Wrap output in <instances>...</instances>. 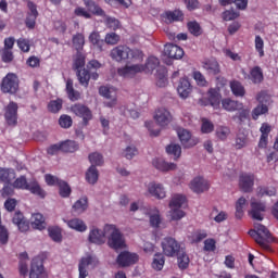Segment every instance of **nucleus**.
<instances>
[{"instance_id": "nucleus-6", "label": "nucleus", "mask_w": 278, "mask_h": 278, "mask_svg": "<svg viewBox=\"0 0 278 278\" xmlns=\"http://www.w3.org/2000/svg\"><path fill=\"white\" fill-rule=\"evenodd\" d=\"M161 247L166 257H175L184 249L181 243L173 237H165L161 242Z\"/></svg>"}, {"instance_id": "nucleus-23", "label": "nucleus", "mask_w": 278, "mask_h": 278, "mask_svg": "<svg viewBox=\"0 0 278 278\" xmlns=\"http://www.w3.org/2000/svg\"><path fill=\"white\" fill-rule=\"evenodd\" d=\"M43 277H46V274H45V266L42 265V261L33 260L29 278H43Z\"/></svg>"}, {"instance_id": "nucleus-17", "label": "nucleus", "mask_w": 278, "mask_h": 278, "mask_svg": "<svg viewBox=\"0 0 278 278\" xmlns=\"http://www.w3.org/2000/svg\"><path fill=\"white\" fill-rule=\"evenodd\" d=\"M13 225H16L18 231L25 233V231H29V220L25 218V215L21 211L14 213L12 217Z\"/></svg>"}, {"instance_id": "nucleus-27", "label": "nucleus", "mask_w": 278, "mask_h": 278, "mask_svg": "<svg viewBox=\"0 0 278 278\" xmlns=\"http://www.w3.org/2000/svg\"><path fill=\"white\" fill-rule=\"evenodd\" d=\"M222 108L226 112H238V110H242L243 104L230 98H225L222 100Z\"/></svg>"}, {"instance_id": "nucleus-59", "label": "nucleus", "mask_w": 278, "mask_h": 278, "mask_svg": "<svg viewBox=\"0 0 278 278\" xmlns=\"http://www.w3.org/2000/svg\"><path fill=\"white\" fill-rule=\"evenodd\" d=\"M258 197H275L277 194V189L275 187H260Z\"/></svg>"}, {"instance_id": "nucleus-13", "label": "nucleus", "mask_w": 278, "mask_h": 278, "mask_svg": "<svg viewBox=\"0 0 278 278\" xmlns=\"http://www.w3.org/2000/svg\"><path fill=\"white\" fill-rule=\"evenodd\" d=\"M154 119L160 127H166L173 123V115L170 114V111L161 108L155 112Z\"/></svg>"}, {"instance_id": "nucleus-49", "label": "nucleus", "mask_w": 278, "mask_h": 278, "mask_svg": "<svg viewBox=\"0 0 278 278\" xmlns=\"http://www.w3.org/2000/svg\"><path fill=\"white\" fill-rule=\"evenodd\" d=\"M231 134V129L227 126H219L216 128L215 136L218 138V140H227L229 138V135Z\"/></svg>"}, {"instance_id": "nucleus-61", "label": "nucleus", "mask_w": 278, "mask_h": 278, "mask_svg": "<svg viewBox=\"0 0 278 278\" xmlns=\"http://www.w3.org/2000/svg\"><path fill=\"white\" fill-rule=\"evenodd\" d=\"M256 101L261 105H269L270 104V94L267 91H261L256 94Z\"/></svg>"}, {"instance_id": "nucleus-57", "label": "nucleus", "mask_w": 278, "mask_h": 278, "mask_svg": "<svg viewBox=\"0 0 278 278\" xmlns=\"http://www.w3.org/2000/svg\"><path fill=\"white\" fill-rule=\"evenodd\" d=\"M187 27L190 34H192V36L199 37L201 36V34H203L201 25L197 21L188 22Z\"/></svg>"}, {"instance_id": "nucleus-54", "label": "nucleus", "mask_w": 278, "mask_h": 278, "mask_svg": "<svg viewBox=\"0 0 278 278\" xmlns=\"http://www.w3.org/2000/svg\"><path fill=\"white\" fill-rule=\"evenodd\" d=\"M156 86L159 88H166L168 86V78L166 77V71L162 70V72L157 71L156 73Z\"/></svg>"}, {"instance_id": "nucleus-33", "label": "nucleus", "mask_w": 278, "mask_h": 278, "mask_svg": "<svg viewBox=\"0 0 278 278\" xmlns=\"http://www.w3.org/2000/svg\"><path fill=\"white\" fill-rule=\"evenodd\" d=\"M62 153H75L79 151V143L73 140H65L60 142Z\"/></svg>"}, {"instance_id": "nucleus-50", "label": "nucleus", "mask_w": 278, "mask_h": 278, "mask_svg": "<svg viewBox=\"0 0 278 278\" xmlns=\"http://www.w3.org/2000/svg\"><path fill=\"white\" fill-rule=\"evenodd\" d=\"M268 114V105L266 104H258L256 108L252 110V118L253 121H257L260 116Z\"/></svg>"}, {"instance_id": "nucleus-63", "label": "nucleus", "mask_w": 278, "mask_h": 278, "mask_svg": "<svg viewBox=\"0 0 278 278\" xmlns=\"http://www.w3.org/2000/svg\"><path fill=\"white\" fill-rule=\"evenodd\" d=\"M193 79L195 80L197 85L201 86L202 88L207 86V80L205 79V76H203L199 71L193 72Z\"/></svg>"}, {"instance_id": "nucleus-22", "label": "nucleus", "mask_w": 278, "mask_h": 278, "mask_svg": "<svg viewBox=\"0 0 278 278\" xmlns=\"http://www.w3.org/2000/svg\"><path fill=\"white\" fill-rule=\"evenodd\" d=\"M106 236L108 233H105V228H103V230H100L99 228H93L89 232V242H91L92 244H104Z\"/></svg>"}, {"instance_id": "nucleus-7", "label": "nucleus", "mask_w": 278, "mask_h": 278, "mask_svg": "<svg viewBox=\"0 0 278 278\" xmlns=\"http://www.w3.org/2000/svg\"><path fill=\"white\" fill-rule=\"evenodd\" d=\"M72 114L78 116V118H83V127H88L90 125V121H92V111L90 108L86 106V104L76 103L71 106Z\"/></svg>"}, {"instance_id": "nucleus-31", "label": "nucleus", "mask_w": 278, "mask_h": 278, "mask_svg": "<svg viewBox=\"0 0 278 278\" xmlns=\"http://www.w3.org/2000/svg\"><path fill=\"white\" fill-rule=\"evenodd\" d=\"M67 227L70 229H74V231H79L83 233V231H86L88 229V226L86 223L80 218H73L66 222Z\"/></svg>"}, {"instance_id": "nucleus-18", "label": "nucleus", "mask_w": 278, "mask_h": 278, "mask_svg": "<svg viewBox=\"0 0 278 278\" xmlns=\"http://www.w3.org/2000/svg\"><path fill=\"white\" fill-rule=\"evenodd\" d=\"M164 53L172 60H181V58H184V49L173 43H167L164 46Z\"/></svg>"}, {"instance_id": "nucleus-30", "label": "nucleus", "mask_w": 278, "mask_h": 278, "mask_svg": "<svg viewBox=\"0 0 278 278\" xmlns=\"http://www.w3.org/2000/svg\"><path fill=\"white\" fill-rule=\"evenodd\" d=\"M248 77L251 79L252 84H262V81H264V72L262 67L256 65L251 68Z\"/></svg>"}, {"instance_id": "nucleus-42", "label": "nucleus", "mask_w": 278, "mask_h": 278, "mask_svg": "<svg viewBox=\"0 0 278 278\" xmlns=\"http://www.w3.org/2000/svg\"><path fill=\"white\" fill-rule=\"evenodd\" d=\"M186 205V195L176 194L172 198L169 202V207L172 210L177 208L181 210V206Z\"/></svg>"}, {"instance_id": "nucleus-60", "label": "nucleus", "mask_w": 278, "mask_h": 278, "mask_svg": "<svg viewBox=\"0 0 278 278\" xmlns=\"http://www.w3.org/2000/svg\"><path fill=\"white\" fill-rule=\"evenodd\" d=\"M59 125L63 129H70V127H73V118L71 115H61L59 118Z\"/></svg>"}, {"instance_id": "nucleus-12", "label": "nucleus", "mask_w": 278, "mask_h": 278, "mask_svg": "<svg viewBox=\"0 0 278 278\" xmlns=\"http://www.w3.org/2000/svg\"><path fill=\"white\" fill-rule=\"evenodd\" d=\"M139 260L138 254L131 253V252H121L117 256V264L118 266H122L123 268L127 266H134V264H137Z\"/></svg>"}, {"instance_id": "nucleus-26", "label": "nucleus", "mask_w": 278, "mask_h": 278, "mask_svg": "<svg viewBox=\"0 0 278 278\" xmlns=\"http://www.w3.org/2000/svg\"><path fill=\"white\" fill-rule=\"evenodd\" d=\"M202 67L207 75L216 76L220 73V64L216 60H206L202 63Z\"/></svg>"}, {"instance_id": "nucleus-46", "label": "nucleus", "mask_w": 278, "mask_h": 278, "mask_svg": "<svg viewBox=\"0 0 278 278\" xmlns=\"http://www.w3.org/2000/svg\"><path fill=\"white\" fill-rule=\"evenodd\" d=\"M58 187L60 197H62V199H68L71 197L72 189L68 182L61 180Z\"/></svg>"}, {"instance_id": "nucleus-39", "label": "nucleus", "mask_w": 278, "mask_h": 278, "mask_svg": "<svg viewBox=\"0 0 278 278\" xmlns=\"http://www.w3.org/2000/svg\"><path fill=\"white\" fill-rule=\"evenodd\" d=\"M230 90L235 97H244V94H247L244 86H242V83L238 80L230 81Z\"/></svg>"}, {"instance_id": "nucleus-11", "label": "nucleus", "mask_w": 278, "mask_h": 278, "mask_svg": "<svg viewBox=\"0 0 278 278\" xmlns=\"http://www.w3.org/2000/svg\"><path fill=\"white\" fill-rule=\"evenodd\" d=\"M251 211L249 212L253 220H264V212H266V203L252 200Z\"/></svg>"}, {"instance_id": "nucleus-36", "label": "nucleus", "mask_w": 278, "mask_h": 278, "mask_svg": "<svg viewBox=\"0 0 278 278\" xmlns=\"http://www.w3.org/2000/svg\"><path fill=\"white\" fill-rule=\"evenodd\" d=\"M89 42L98 48V51H103V46L105 45V41L101 39V35L99 34V31H92L89 35Z\"/></svg>"}, {"instance_id": "nucleus-64", "label": "nucleus", "mask_w": 278, "mask_h": 278, "mask_svg": "<svg viewBox=\"0 0 278 278\" xmlns=\"http://www.w3.org/2000/svg\"><path fill=\"white\" fill-rule=\"evenodd\" d=\"M169 215L173 220H181L186 216V212L181 211V208H172Z\"/></svg>"}, {"instance_id": "nucleus-16", "label": "nucleus", "mask_w": 278, "mask_h": 278, "mask_svg": "<svg viewBox=\"0 0 278 278\" xmlns=\"http://www.w3.org/2000/svg\"><path fill=\"white\" fill-rule=\"evenodd\" d=\"M162 18H164L167 25H170L173 23L184 22L185 15H184V11L179 9H175L174 11H165L162 14Z\"/></svg>"}, {"instance_id": "nucleus-1", "label": "nucleus", "mask_w": 278, "mask_h": 278, "mask_svg": "<svg viewBox=\"0 0 278 278\" xmlns=\"http://www.w3.org/2000/svg\"><path fill=\"white\" fill-rule=\"evenodd\" d=\"M160 66V59L155 56H150L146 63V65L142 64H135L130 66H125L123 68H119L117 71L118 75L121 77H134L135 75H138V73H144V71H155Z\"/></svg>"}, {"instance_id": "nucleus-44", "label": "nucleus", "mask_w": 278, "mask_h": 278, "mask_svg": "<svg viewBox=\"0 0 278 278\" xmlns=\"http://www.w3.org/2000/svg\"><path fill=\"white\" fill-rule=\"evenodd\" d=\"M247 207V199L244 197H241L236 202V218H242L244 216V208Z\"/></svg>"}, {"instance_id": "nucleus-53", "label": "nucleus", "mask_w": 278, "mask_h": 278, "mask_svg": "<svg viewBox=\"0 0 278 278\" xmlns=\"http://www.w3.org/2000/svg\"><path fill=\"white\" fill-rule=\"evenodd\" d=\"M12 187L17 190H27V188H29V182H27V178L25 176H20L14 180Z\"/></svg>"}, {"instance_id": "nucleus-9", "label": "nucleus", "mask_w": 278, "mask_h": 278, "mask_svg": "<svg viewBox=\"0 0 278 278\" xmlns=\"http://www.w3.org/2000/svg\"><path fill=\"white\" fill-rule=\"evenodd\" d=\"M4 118L10 127L18 125V104L16 102L11 101L4 108Z\"/></svg>"}, {"instance_id": "nucleus-29", "label": "nucleus", "mask_w": 278, "mask_h": 278, "mask_svg": "<svg viewBox=\"0 0 278 278\" xmlns=\"http://www.w3.org/2000/svg\"><path fill=\"white\" fill-rule=\"evenodd\" d=\"M16 179V172L12 168L0 167V181L2 184H12Z\"/></svg>"}, {"instance_id": "nucleus-37", "label": "nucleus", "mask_w": 278, "mask_h": 278, "mask_svg": "<svg viewBox=\"0 0 278 278\" xmlns=\"http://www.w3.org/2000/svg\"><path fill=\"white\" fill-rule=\"evenodd\" d=\"M86 181L94 186L99 181V169L94 165H91L86 172Z\"/></svg>"}, {"instance_id": "nucleus-2", "label": "nucleus", "mask_w": 278, "mask_h": 278, "mask_svg": "<svg viewBox=\"0 0 278 278\" xmlns=\"http://www.w3.org/2000/svg\"><path fill=\"white\" fill-rule=\"evenodd\" d=\"M248 233L262 249H268V243L275 242L270 230L262 224H254V229L249 230Z\"/></svg>"}, {"instance_id": "nucleus-56", "label": "nucleus", "mask_w": 278, "mask_h": 278, "mask_svg": "<svg viewBox=\"0 0 278 278\" xmlns=\"http://www.w3.org/2000/svg\"><path fill=\"white\" fill-rule=\"evenodd\" d=\"M89 162L91 164V166H103V155L101 153H98V152H93V153H90L89 156Z\"/></svg>"}, {"instance_id": "nucleus-35", "label": "nucleus", "mask_w": 278, "mask_h": 278, "mask_svg": "<svg viewBox=\"0 0 278 278\" xmlns=\"http://www.w3.org/2000/svg\"><path fill=\"white\" fill-rule=\"evenodd\" d=\"M208 104L212 105V108H218L220 105V92L218 89L211 88L208 90Z\"/></svg>"}, {"instance_id": "nucleus-10", "label": "nucleus", "mask_w": 278, "mask_h": 278, "mask_svg": "<svg viewBox=\"0 0 278 278\" xmlns=\"http://www.w3.org/2000/svg\"><path fill=\"white\" fill-rule=\"evenodd\" d=\"M177 135L184 149H192L199 144V139L192 137V134L185 128H178Z\"/></svg>"}, {"instance_id": "nucleus-45", "label": "nucleus", "mask_w": 278, "mask_h": 278, "mask_svg": "<svg viewBox=\"0 0 278 278\" xmlns=\"http://www.w3.org/2000/svg\"><path fill=\"white\" fill-rule=\"evenodd\" d=\"M164 264H166V258L164 257V254L156 253L152 261V268L154 270H162V268H164Z\"/></svg>"}, {"instance_id": "nucleus-47", "label": "nucleus", "mask_w": 278, "mask_h": 278, "mask_svg": "<svg viewBox=\"0 0 278 278\" xmlns=\"http://www.w3.org/2000/svg\"><path fill=\"white\" fill-rule=\"evenodd\" d=\"M48 233L53 242H62V229L58 226L48 228Z\"/></svg>"}, {"instance_id": "nucleus-19", "label": "nucleus", "mask_w": 278, "mask_h": 278, "mask_svg": "<svg viewBox=\"0 0 278 278\" xmlns=\"http://www.w3.org/2000/svg\"><path fill=\"white\" fill-rule=\"evenodd\" d=\"M177 92L181 99H188V97H190V92H192V85L190 84V79H188V77H182L179 79Z\"/></svg>"}, {"instance_id": "nucleus-20", "label": "nucleus", "mask_w": 278, "mask_h": 278, "mask_svg": "<svg viewBox=\"0 0 278 278\" xmlns=\"http://www.w3.org/2000/svg\"><path fill=\"white\" fill-rule=\"evenodd\" d=\"M128 53L129 47L117 46L111 50L110 58H112L115 62H125V60H127Z\"/></svg>"}, {"instance_id": "nucleus-52", "label": "nucleus", "mask_w": 278, "mask_h": 278, "mask_svg": "<svg viewBox=\"0 0 278 278\" xmlns=\"http://www.w3.org/2000/svg\"><path fill=\"white\" fill-rule=\"evenodd\" d=\"M251 111L249 109H240L239 112L232 116V121H238V123L242 124L244 121H249V116Z\"/></svg>"}, {"instance_id": "nucleus-62", "label": "nucleus", "mask_w": 278, "mask_h": 278, "mask_svg": "<svg viewBox=\"0 0 278 278\" xmlns=\"http://www.w3.org/2000/svg\"><path fill=\"white\" fill-rule=\"evenodd\" d=\"M104 42L106 45H118L121 42V36L116 33H109L105 35Z\"/></svg>"}, {"instance_id": "nucleus-40", "label": "nucleus", "mask_w": 278, "mask_h": 278, "mask_svg": "<svg viewBox=\"0 0 278 278\" xmlns=\"http://www.w3.org/2000/svg\"><path fill=\"white\" fill-rule=\"evenodd\" d=\"M144 53L140 49L128 48L127 60L128 62H142Z\"/></svg>"}, {"instance_id": "nucleus-51", "label": "nucleus", "mask_w": 278, "mask_h": 278, "mask_svg": "<svg viewBox=\"0 0 278 278\" xmlns=\"http://www.w3.org/2000/svg\"><path fill=\"white\" fill-rule=\"evenodd\" d=\"M166 153H168V155H173L174 160H179L181 157V146L169 144L166 147Z\"/></svg>"}, {"instance_id": "nucleus-8", "label": "nucleus", "mask_w": 278, "mask_h": 278, "mask_svg": "<svg viewBox=\"0 0 278 278\" xmlns=\"http://www.w3.org/2000/svg\"><path fill=\"white\" fill-rule=\"evenodd\" d=\"M99 266V260L92 254H88L81 257L78 264L79 278L88 277V269L97 268Z\"/></svg>"}, {"instance_id": "nucleus-5", "label": "nucleus", "mask_w": 278, "mask_h": 278, "mask_svg": "<svg viewBox=\"0 0 278 278\" xmlns=\"http://www.w3.org/2000/svg\"><path fill=\"white\" fill-rule=\"evenodd\" d=\"M18 76L8 73L1 80L0 90L3 94H16L18 92Z\"/></svg>"}, {"instance_id": "nucleus-25", "label": "nucleus", "mask_w": 278, "mask_h": 278, "mask_svg": "<svg viewBox=\"0 0 278 278\" xmlns=\"http://www.w3.org/2000/svg\"><path fill=\"white\" fill-rule=\"evenodd\" d=\"M152 164L156 170H161L162 173H168V170H175L177 168V164L168 163L162 159H154Z\"/></svg>"}, {"instance_id": "nucleus-14", "label": "nucleus", "mask_w": 278, "mask_h": 278, "mask_svg": "<svg viewBox=\"0 0 278 278\" xmlns=\"http://www.w3.org/2000/svg\"><path fill=\"white\" fill-rule=\"evenodd\" d=\"M190 189L192 192H195V194H201L210 190V182L205 180V178L198 176L191 180Z\"/></svg>"}, {"instance_id": "nucleus-34", "label": "nucleus", "mask_w": 278, "mask_h": 278, "mask_svg": "<svg viewBox=\"0 0 278 278\" xmlns=\"http://www.w3.org/2000/svg\"><path fill=\"white\" fill-rule=\"evenodd\" d=\"M66 94L70 101H79L81 99V93L73 87V79H67L66 81Z\"/></svg>"}, {"instance_id": "nucleus-15", "label": "nucleus", "mask_w": 278, "mask_h": 278, "mask_svg": "<svg viewBox=\"0 0 278 278\" xmlns=\"http://www.w3.org/2000/svg\"><path fill=\"white\" fill-rule=\"evenodd\" d=\"M253 186H255V175L254 174H241L239 177V188L242 192H252Z\"/></svg>"}, {"instance_id": "nucleus-24", "label": "nucleus", "mask_w": 278, "mask_h": 278, "mask_svg": "<svg viewBox=\"0 0 278 278\" xmlns=\"http://www.w3.org/2000/svg\"><path fill=\"white\" fill-rule=\"evenodd\" d=\"M148 191L151 197H155V199L166 198V190H164V186H162V184L150 182L148 186Z\"/></svg>"}, {"instance_id": "nucleus-28", "label": "nucleus", "mask_w": 278, "mask_h": 278, "mask_svg": "<svg viewBox=\"0 0 278 278\" xmlns=\"http://www.w3.org/2000/svg\"><path fill=\"white\" fill-rule=\"evenodd\" d=\"M31 227L33 229H39V231H42V229H47V220L45 219V215L40 213L33 214Z\"/></svg>"}, {"instance_id": "nucleus-48", "label": "nucleus", "mask_w": 278, "mask_h": 278, "mask_svg": "<svg viewBox=\"0 0 278 278\" xmlns=\"http://www.w3.org/2000/svg\"><path fill=\"white\" fill-rule=\"evenodd\" d=\"M249 142V138L243 132H239L235 139V149L240 151V149H244L247 143Z\"/></svg>"}, {"instance_id": "nucleus-21", "label": "nucleus", "mask_w": 278, "mask_h": 278, "mask_svg": "<svg viewBox=\"0 0 278 278\" xmlns=\"http://www.w3.org/2000/svg\"><path fill=\"white\" fill-rule=\"evenodd\" d=\"M260 131L258 149H266V147H268V136L270 135V131H273V127L268 123H263Z\"/></svg>"}, {"instance_id": "nucleus-43", "label": "nucleus", "mask_w": 278, "mask_h": 278, "mask_svg": "<svg viewBox=\"0 0 278 278\" xmlns=\"http://www.w3.org/2000/svg\"><path fill=\"white\" fill-rule=\"evenodd\" d=\"M26 190H29L31 194L40 197V199H45L47 197V192H45V190L40 188V185L37 181L29 182L28 188Z\"/></svg>"}, {"instance_id": "nucleus-32", "label": "nucleus", "mask_w": 278, "mask_h": 278, "mask_svg": "<svg viewBox=\"0 0 278 278\" xmlns=\"http://www.w3.org/2000/svg\"><path fill=\"white\" fill-rule=\"evenodd\" d=\"M175 257H177L178 268H180V270H186V268L190 266V257L186 253V249L182 248Z\"/></svg>"}, {"instance_id": "nucleus-4", "label": "nucleus", "mask_w": 278, "mask_h": 278, "mask_svg": "<svg viewBox=\"0 0 278 278\" xmlns=\"http://www.w3.org/2000/svg\"><path fill=\"white\" fill-rule=\"evenodd\" d=\"M84 66H86V55L81 52H77L74 60V70L77 71V77L80 86L88 88L90 84V72L84 68Z\"/></svg>"}, {"instance_id": "nucleus-41", "label": "nucleus", "mask_w": 278, "mask_h": 278, "mask_svg": "<svg viewBox=\"0 0 278 278\" xmlns=\"http://www.w3.org/2000/svg\"><path fill=\"white\" fill-rule=\"evenodd\" d=\"M73 210L76 214H84V212L88 210V198L83 197L77 200L73 205Z\"/></svg>"}, {"instance_id": "nucleus-3", "label": "nucleus", "mask_w": 278, "mask_h": 278, "mask_svg": "<svg viewBox=\"0 0 278 278\" xmlns=\"http://www.w3.org/2000/svg\"><path fill=\"white\" fill-rule=\"evenodd\" d=\"M104 233L108 236V244L110 249L121 251L127 247L125 243V236H123V232H121L115 225L106 224L104 226Z\"/></svg>"}, {"instance_id": "nucleus-55", "label": "nucleus", "mask_w": 278, "mask_h": 278, "mask_svg": "<svg viewBox=\"0 0 278 278\" xmlns=\"http://www.w3.org/2000/svg\"><path fill=\"white\" fill-rule=\"evenodd\" d=\"M63 103L64 102L60 98H58L56 100H52L48 103V111H50L51 114H58V112L62 110Z\"/></svg>"}, {"instance_id": "nucleus-38", "label": "nucleus", "mask_w": 278, "mask_h": 278, "mask_svg": "<svg viewBox=\"0 0 278 278\" xmlns=\"http://www.w3.org/2000/svg\"><path fill=\"white\" fill-rule=\"evenodd\" d=\"M72 43L74 49L77 50V53H79L84 50V45H86V37L84 36V34L78 33L73 36Z\"/></svg>"}, {"instance_id": "nucleus-58", "label": "nucleus", "mask_w": 278, "mask_h": 278, "mask_svg": "<svg viewBox=\"0 0 278 278\" xmlns=\"http://www.w3.org/2000/svg\"><path fill=\"white\" fill-rule=\"evenodd\" d=\"M254 47H255V51L258 53L260 58H264L265 52H264V39L262 38V36L256 35L255 39H254Z\"/></svg>"}]
</instances>
